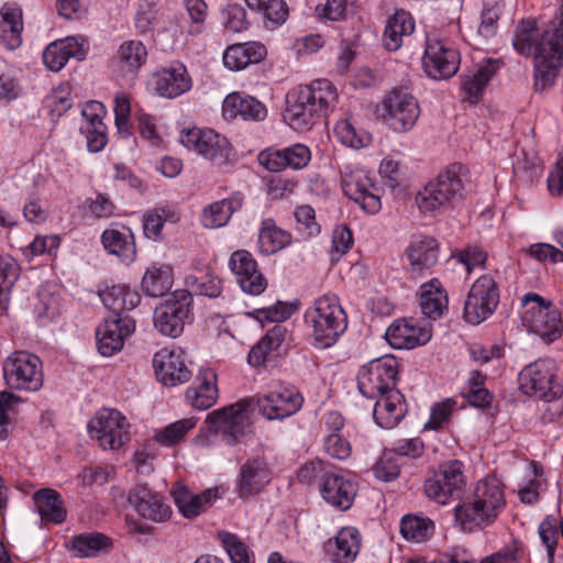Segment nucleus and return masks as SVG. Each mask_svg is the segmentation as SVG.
I'll list each match as a JSON object with an SVG mask.
<instances>
[{"instance_id":"nucleus-1","label":"nucleus","mask_w":563,"mask_h":563,"mask_svg":"<svg viewBox=\"0 0 563 563\" xmlns=\"http://www.w3.org/2000/svg\"><path fill=\"white\" fill-rule=\"evenodd\" d=\"M303 398L294 386L282 387L263 397H247L235 404L213 410L206 418L210 434H222L228 445H234L251 432V415L257 408L269 420L284 419L296 413Z\"/></svg>"},{"instance_id":"nucleus-2","label":"nucleus","mask_w":563,"mask_h":563,"mask_svg":"<svg viewBox=\"0 0 563 563\" xmlns=\"http://www.w3.org/2000/svg\"><path fill=\"white\" fill-rule=\"evenodd\" d=\"M515 49L534 59L536 87L544 89L553 82L563 57V11L556 14L543 32L536 22L521 20L512 37Z\"/></svg>"},{"instance_id":"nucleus-3","label":"nucleus","mask_w":563,"mask_h":563,"mask_svg":"<svg viewBox=\"0 0 563 563\" xmlns=\"http://www.w3.org/2000/svg\"><path fill=\"white\" fill-rule=\"evenodd\" d=\"M333 85L325 79L312 81L287 95L285 121L295 130H309L336 100Z\"/></svg>"},{"instance_id":"nucleus-4","label":"nucleus","mask_w":563,"mask_h":563,"mask_svg":"<svg viewBox=\"0 0 563 563\" xmlns=\"http://www.w3.org/2000/svg\"><path fill=\"white\" fill-rule=\"evenodd\" d=\"M305 321L311 329L312 345L324 350L333 346L347 328V317L335 296L318 298L307 309Z\"/></svg>"},{"instance_id":"nucleus-5","label":"nucleus","mask_w":563,"mask_h":563,"mask_svg":"<svg viewBox=\"0 0 563 563\" xmlns=\"http://www.w3.org/2000/svg\"><path fill=\"white\" fill-rule=\"evenodd\" d=\"M461 164H452L418 191L415 202L424 214H434L453 207L463 197Z\"/></svg>"},{"instance_id":"nucleus-6","label":"nucleus","mask_w":563,"mask_h":563,"mask_svg":"<svg viewBox=\"0 0 563 563\" xmlns=\"http://www.w3.org/2000/svg\"><path fill=\"white\" fill-rule=\"evenodd\" d=\"M527 307L522 316V324L539 335L544 342L551 343L561 335L562 320L554 305L538 294L528 292L522 299Z\"/></svg>"},{"instance_id":"nucleus-7","label":"nucleus","mask_w":563,"mask_h":563,"mask_svg":"<svg viewBox=\"0 0 563 563\" xmlns=\"http://www.w3.org/2000/svg\"><path fill=\"white\" fill-rule=\"evenodd\" d=\"M41 360L29 352L16 351L3 362V376L11 389L37 391L43 386Z\"/></svg>"},{"instance_id":"nucleus-8","label":"nucleus","mask_w":563,"mask_h":563,"mask_svg":"<svg viewBox=\"0 0 563 563\" xmlns=\"http://www.w3.org/2000/svg\"><path fill=\"white\" fill-rule=\"evenodd\" d=\"M378 112L393 131L401 133L412 129L420 109L415 97L406 88H394L383 99Z\"/></svg>"},{"instance_id":"nucleus-9","label":"nucleus","mask_w":563,"mask_h":563,"mask_svg":"<svg viewBox=\"0 0 563 563\" xmlns=\"http://www.w3.org/2000/svg\"><path fill=\"white\" fill-rule=\"evenodd\" d=\"M554 378L552 361L539 360L519 373L518 383L523 394L552 402L563 394L562 386Z\"/></svg>"},{"instance_id":"nucleus-10","label":"nucleus","mask_w":563,"mask_h":563,"mask_svg":"<svg viewBox=\"0 0 563 563\" xmlns=\"http://www.w3.org/2000/svg\"><path fill=\"white\" fill-rule=\"evenodd\" d=\"M129 422L115 409L103 408L88 423V432L103 450H119L129 440Z\"/></svg>"},{"instance_id":"nucleus-11","label":"nucleus","mask_w":563,"mask_h":563,"mask_svg":"<svg viewBox=\"0 0 563 563\" xmlns=\"http://www.w3.org/2000/svg\"><path fill=\"white\" fill-rule=\"evenodd\" d=\"M397 367V360L391 355L371 361L358 374L360 393L368 399H376L393 390L398 373Z\"/></svg>"},{"instance_id":"nucleus-12","label":"nucleus","mask_w":563,"mask_h":563,"mask_svg":"<svg viewBox=\"0 0 563 563\" xmlns=\"http://www.w3.org/2000/svg\"><path fill=\"white\" fill-rule=\"evenodd\" d=\"M191 294L187 290L173 292L154 310V325L164 335L177 338L190 318Z\"/></svg>"},{"instance_id":"nucleus-13","label":"nucleus","mask_w":563,"mask_h":563,"mask_svg":"<svg viewBox=\"0 0 563 563\" xmlns=\"http://www.w3.org/2000/svg\"><path fill=\"white\" fill-rule=\"evenodd\" d=\"M498 302L496 282L492 276L484 275L471 287L464 306V318L471 324H479L495 311Z\"/></svg>"},{"instance_id":"nucleus-14","label":"nucleus","mask_w":563,"mask_h":563,"mask_svg":"<svg viewBox=\"0 0 563 563\" xmlns=\"http://www.w3.org/2000/svg\"><path fill=\"white\" fill-rule=\"evenodd\" d=\"M464 485L463 464L455 460L442 465L433 477L424 482V493L430 499L445 505L461 497Z\"/></svg>"},{"instance_id":"nucleus-15","label":"nucleus","mask_w":563,"mask_h":563,"mask_svg":"<svg viewBox=\"0 0 563 563\" xmlns=\"http://www.w3.org/2000/svg\"><path fill=\"white\" fill-rule=\"evenodd\" d=\"M180 142L188 150L196 151L218 165L224 164L232 152L227 137L210 129H188L181 133Z\"/></svg>"},{"instance_id":"nucleus-16","label":"nucleus","mask_w":563,"mask_h":563,"mask_svg":"<svg viewBox=\"0 0 563 563\" xmlns=\"http://www.w3.org/2000/svg\"><path fill=\"white\" fill-rule=\"evenodd\" d=\"M460 63L456 49L440 40H427L422 67L429 77L448 79L457 73Z\"/></svg>"},{"instance_id":"nucleus-17","label":"nucleus","mask_w":563,"mask_h":563,"mask_svg":"<svg viewBox=\"0 0 563 563\" xmlns=\"http://www.w3.org/2000/svg\"><path fill=\"white\" fill-rule=\"evenodd\" d=\"M341 186L345 196L365 212L376 214L380 210L379 189L362 172L342 173Z\"/></svg>"},{"instance_id":"nucleus-18","label":"nucleus","mask_w":563,"mask_h":563,"mask_svg":"<svg viewBox=\"0 0 563 563\" xmlns=\"http://www.w3.org/2000/svg\"><path fill=\"white\" fill-rule=\"evenodd\" d=\"M229 266L244 292L257 296L266 289L267 282L258 271L257 263L250 252L245 250L233 252Z\"/></svg>"},{"instance_id":"nucleus-19","label":"nucleus","mask_w":563,"mask_h":563,"mask_svg":"<svg viewBox=\"0 0 563 563\" xmlns=\"http://www.w3.org/2000/svg\"><path fill=\"white\" fill-rule=\"evenodd\" d=\"M134 329L135 322L132 318L104 319L96 330L99 353L102 356H112L121 351L124 340L133 333Z\"/></svg>"},{"instance_id":"nucleus-20","label":"nucleus","mask_w":563,"mask_h":563,"mask_svg":"<svg viewBox=\"0 0 563 563\" xmlns=\"http://www.w3.org/2000/svg\"><path fill=\"white\" fill-rule=\"evenodd\" d=\"M311 159L308 146L297 143L282 150H266L260 156V163L272 173H279L286 168L302 169Z\"/></svg>"},{"instance_id":"nucleus-21","label":"nucleus","mask_w":563,"mask_h":563,"mask_svg":"<svg viewBox=\"0 0 563 563\" xmlns=\"http://www.w3.org/2000/svg\"><path fill=\"white\" fill-rule=\"evenodd\" d=\"M129 504L144 519L164 522L172 516V509L163 497L145 485L132 488L128 495Z\"/></svg>"},{"instance_id":"nucleus-22","label":"nucleus","mask_w":563,"mask_h":563,"mask_svg":"<svg viewBox=\"0 0 563 563\" xmlns=\"http://www.w3.org/2000/svg\"><path fill=\"white\" fill-rule=\"evenodd\" d=\"M157 378L165 386H176L189 380L191 372L185 364L183 351L162 349L153 357Z\"/></svg>"},{"instance_id":"nucleus-23","label":"nucleus","mask_w":563,"mask_h":563,"mask_svg":"<svg viewBox=\"0 0 563 563\" xmlns=\"http://www.w3.org/2000/svg\"><path fill=\"white\" fill-rule=\"evenodd\" d=\"M320 494L331 506L340 510H346L353 504L356 485L332 467L321 484Z\"/></svg>"},{"instance_id":"nucleus-24","label":"nucleus","mask_w":563,"mask_h":563,"mask_svg":"<svg viewBox=\"0 0 563 563\" xmlns=\"http://www.w3.org/2000/svg\"><path fill=\"white\" fill-rule=\"evenodd\" d=\"M86 41L82 37H66L51 43L43 53V62L52 71H59L70 57L82 60L86 57Z\"/></svg>"},{"instance_id":"nucleus-25","label":"nucleus","mask_w":563,"mask_h":563,"mask_svg":"<svg viewBox=\"0 0 563 563\" xmlns=\"http://www.w3.org/2000/svg\"><path fill=\"white\" fill-rule=\"evenodd\" d=\"M374 400V420L384 429L396 427L406 415L407 406L405 397L395 388Z\"/></svg>"},{"instance_id":"nucleus-26","label":"nucleus","mask_w":563,"mask_h":563,"mask_svg":"<svg viewBox=\"0 0 563 563\" xmlns=\"http://www.w3.org/2000/svg\"><path fill=\"white\" fill-rule=\"evenodd\" d=\"M271 482V472L264 460L253 459L240 468L238 494L241 498L257 495Z\"/></svg>"},{"instance_id":"nucleus-27","label":"nucleus","mask_w":563,"mask_h":563,"mask_svg":"<svg viewBox=\"0 0 563 563\" xmlns=\"http://www.w3.org/2000/svg\"><path fill=\"white\" fill-rule=\"evenodd\" d=\"M386 339L395 349H412L429 342L431 330L427 327H417L408 320L395 321L388 327Z\"/></svg>"},{"instance_id":"nucleus-28","label":"nucleus","mask_w":563,"mask_h":563,"mask_svg":"<svg viewBox=\"0 0 563 563\" xmlns=\"http://www.w3.org/2000/svg\"><path fill=\"white\" fill-rule=\"evenodd\" d=\"M155 90L161 97L176 98L191 88V78L181 64L164 68L154 76Z\"/></svg>"},{"instance_id":"nucleus-29","label":"nucleus","mask_w":563,"mask_h":563,"mask_svg":"<svg viewBox=\"0 0 563 563\" xmlns=\"http://www.w3.org/2000/svg\"><path fill=\"white\" fill-rule=\"evenodd\" d=\"M222 113L229 120L241 117L243 120L263 121L266 118L267 110L257 99L233 92L225 97Z\"/></svg>"},{"instance_id":"nucleus-30","label":"nucleus","mask_w":563,"mask_h":563,"mask_svg":"<svg viewBox=\"0 0 563 563\" xmlns=\"http://www.w3.org/2000/svg\"><path fill=\"white\" fill-rule=\"evenodd\" d=\"M173 496L180 514L187 519H194L211 507L218 497V489L208 488L196 495L184 486H177L173 490Z\"/></svg>"},{"instance_id":"nucleus-31","label":"nucleus","mask_w":563,"mask_h":563,"mask_svg":"<svg viewBox=\"0 0 563 563\" xmlns=\"http://www.w3.org/2000/svg\"><path fill=\"white\" fill-rule=\"evenodd\" d=\"M412 273L421 274L430 269L438 262V242L427 235H418L412 239L406 251Z\"/></svg>"},{"instance_id":"nucleus-32","label":"nucleus","mask_w":563,"mask_h":563,"mask_svg":"<svg viewBox=\"0 0 563 563\" xmlns=\"http://www.w3.org/2000/svg\"><path fill=\"white\" fill-rule=\"evenodd\" d=\"M198 386L186 391L188 402L199 410L213 406L218 399L217 375L211 368L200 369L197 376Z\"/></svg>"},{"instance_id":"nucleus-33","label":"nucleus","mask_w":563,"mask_h":563,"mask_svg":"<svg viewBox=\"0 0 563 563\" xmlns=\"http://www.w3.org/2000/svg\"><path fill=\"white\" fill-rule=\"evenodd\" d=\"M266 56V48L257 42L230 45L223 53V64L230 70H242L250 64L260 63Z\"/></svg>"},{"instance_id":"nucleus-34","label":"nucleus","mask_w":563,"mask_h":563,"mask_svg":"<svg viewBox=\"0 0 563 563\" xmlns=\"http://www.w3.org/2000/svg\"><path fill=\"white\" fill-rule=\"evenodd\" d=\"M103 305L110 314L104 319L130 318L125 312L131 311L140 303V295L126 286H112L101 295Z\"/></svg>"},{"instance_id":"nucleus-35","label":"nucleus","mask_w":563,"mask_h":563,"mask_svg":"<svg viewBox=\"0 0 563 563\" xmlns=\"http://www.w3.org/2000/svg\"><path fill=\"white\" fill-rule=\"evenodd\" d=\"M22 10L14 4H4L0 10V40L14 49L22 43Z\"/></svg>"},{"instance_id":"nucleus-36","label":"nucleus","mask_w":563,"mask_h":563,"mask_svg":"<svg viewBox=\"0 0 563 563\" xmlns=\"http://www.w3.org/2000/svg\"><path fill=\"white\" fill-rule=\"evenodd\" d=\"M415 30L411 14L405 10H398L387 20L383 34L384 46L393 52L400 48L404 36L410 35Z\"/></svg>"},{"instance_id":"nucleus-37","label":"nucleus","mask_w":563,"mask_h":563,"mask_svg":"<svg viewBox=\"0 0 563 563\" xmlns=\"http://www.w3.org/2000/svg\"><path fill=\"white\" fill-rule=\"evenodd\" d=\"M242 205L243 199L240 195L210 203L202 212L201 222L203 227L210 229L224 227L232 214L242 208Z\"/></svg>"},{"instance_id":"nucleus-38","label":"nucleus","mask_w":563,"mask_h":563,"mask_svg":"<svg viewBox=\"0 0 563 563\" xmlns=\"http://www.w3.org/2000/svg\"><path fill=\"white\" fill-rule=\"evenodd\" d=\"M41 518L53 523H62L66 519L67 511L59 493L52 488H42L33 496Z\"/></svg>"},{"instance_id":"nucleus-39","label":"nucleus","mask_w":563,"mask_h":563,"mask_svg":"<svg viewBox=\"0 0 563 563\" xmlns=\"http://www.w3.org/2000/svg\"><path fill=\"white\" fill-rule=\"evenodd\" d=\"M421 312L429 319H438L448 308V295L438 279H432L421 286Z\"/></svg>"},{"instance_id":"nucleus-40","label":"nucleus","mask_w":563,"mask_h":563,"mask_svg":"<svg viewBox=\"0 0 563 563\" xmlns=\"http://www.w3.org/2000/svg\"><path fill=\"white\" fill-rule=\"evenodd\" d=\"M111 538L100 532L81 533L71 538L70 551L76 558L97 556L111 551Z\"/></svg>"},{"instance_id":"nucleus-41","label":"nucleus","mask_w":563,"mask_h":563,"mask_svg":"<svg viewBox=\"0 0 563 563\" xmlns=\"http://www.w3.org/2000/svg\"><path fill=\"white\" fill-rule=\"evenodd\" d=\"M454 518L456 525L463 531H473L475 528L489 525L496 519L473 498L455 507Z\"/></svg>"},{"instance_id":"nucleus-42","label":"nucleus","mask_w":563,"mask_h":563,"mask_svg":"<svg viewBox=\"0 0 563 563\" xmlns=\"http://www.w3.org/2000/svg\"><path fill=\"white\" fill-rule=\"evenodd\" d=\"M360 550L358 532L353 528H343L334 541H329L327 552L334 562L341 563L353 560Z\"/></svg>"},{"instance_id":"nucleus-43","label":"nucleus","mask_w":563,"mask_h":563,"mask_svg":"<svg viewBox=\"0 0 563 563\" xmlns=\"http://www.w3.org/2000/svg\"><path fill=\"white\" fill-rule=\"evenodd\" d=\"M472 498L478 503L485 511L497 518L498 511L505 505V496L499 482L495 478L479 481L474 489Z\"/></svg>"},{"instance_id":"nucleus-44","label":"nucleus","mask_w":563,"mask_h":563,"mask_svg":"<svg viewBox=\"0 0 563 563\" xmlns=\"http://www.w3.org/2000/svg\"><path fill=\"white\" fill-rule=\"evenodd\" d=\"M498 68V60L488 59L485 64L479 65L473 75L465 76L462 82L465 99L475 102Z\"/></svg>"},{"instance_id":"nucleus-45","label":"nucleus","mask_w":563,"mask_h":563,"mask_svg":"<svg viewBox=\"0 0 563 563\" xmlns=\"http://www.w3.org/2000/svg\"><path fill=\"white\" fill-rule=\"evenodd\" d=\"M104 249L122 262L131 263L136 256V247L131 233L125 234L117 229L104 230L101 235Z\"/></svg>"},{"instance_id":"nucleus-46","label":"nucleus","mask_w":563,"mask_h":563,"mask_svg":"<svg viewBox=\"0 0 563 563\" xmlns=\"http://www.w3.org/2000/svg\"><path fill=\"white\" fill-rule=\"evenodd\" d=\"M173 286V273L168 265H153L142 279V289L150 297L165 296Z\"/></svg>"},{"instance_id":"nucleus-47","label":"nucleus","mask_w":563,"mask_h":563,"mask_svg":"<svg viewBox=\"0 0 563 563\" xmlns=\"http://www.w3.org/2000/svg\"><path fill=\"white\" fill-rule=\"evenodd\" d=\"M291 243V235L276 227L272 219L262 222L258 233V247L265 255L274 254Z\"/></svg>"},{"instance_id":"nucleus-48","label":"nucleus","mask_w":563,"mask_h":563,"mask_svg":"<svg viewBox=\"0 0 563 563\" xmlns=\"http://www.w3.org/2000/svg\"><path fill=\"white\" fill-rule=\"evenodd\" d=\"M286 330L276 324L252 347L247 361L252 366H261L273 351H276L285 340Z\"/></svg>"},{"instance_id":"nucleus-49","label":"nucleus","mask_w":563,"mask_h":563,"mask_svg":"<svg viewBox=\"0 0 563 563\" xmlns=\"http://www.w3.org/2000/svg\"><path fill=\"white\" fill-rule=\"evenodd\" d=\"M434 532V522L424 517L407 515L401 519L400 533L406 540L423 542Z\"/></svg>"},{"instance_id":"nucleus-50","label":"nucleus","mask_w":563,"mask_h":563,"mask_svg":"<svg viewBox=\"0 0 563 563\" xmlns=\"http://www.w3.org/2000/svg\"><path fill=\"white\" fill-rule=\"evenodd\" d=\"M249 9L258 12L273 25L283 23L288 15L284 0H244Z\"/></svg>"},{"instance_id":"nucleus-51","label":"nucleus","mask_w":563,"mask_h":563,"mask_svg":"<svg viewBox=\"0 0 563 563\" xmlns=\"http://www.w3.org/2000/svg\"><path fill=\"white\" fill-rule=\"evenodd\" d=\"M119 62L128 70L140 68L147 58V49L141 41H125L118 51Z\"/></svg>"},{"instance_id":"nucleus-52","label":"nucleus","mask_w":563,"mask_h":563,"mask_svg":"<svg viewBox=\"0 0 563 563\" xmlns=\"http://www.w3.org/2000/svg\"><path fill=\"white\" fill-rule=\"evenodd\" d=\"M19 276L20 268L14 261H0V314L8 310L10 291Z\"/></svg>"},{"instance_id":"nucleus-53","label":"nucleus","mask_w":563,"mask_h":563,"mask_svg":"<svg viewBox=\"0 0 563 563\" xmlns=\"http://www.w3.org/2000/svg\"><path fill=\"white\" fill-rule=\"evenodd\" d=\"M196 423L197 420L195 418L175 421L157 432L155 440L165 446H172L184 439L188 431L196 427Z\"/></svg>"},{"instance_id":"nucleus-54","label":"nucleus","mask_w":563,"mask_h":563,"mask_svg":"<svg viewBox=\"0 0 563 563\" xmlns=\"http://www.w3.org/2000/svg\"><path fill=\"white\" fill-rule=\"evenodd\" d=\"M332 465L321 461L316 460L310 463L305 464L298 471V481L303 484L311 485L313 483H318L319 488L324 479L328 476L330 471L332 470Z\"/></svg>"},{"instance_id":"nucleus-55","label":"nucleus","mask_w":563,"mask_h":563,"mask_svg":"<svg viewBox=\"0 0 563 563\" xmlns=\"http://www.w3.org/2000/svg\"><path fill=\"white\" fill-rule=\"evenodd\" d=\"M188 285L195 294L210 298L219 297L222 291L221 280L210 273L202 274L200 277H190Z\"/></svg>"},{"instance_id":"nucleus-56","label":"nucleus","mask_w":563,"mask_h":563,"mask_svg":"<svg viewBox=\"0 0 563 563\" xmlns=\"http://www.w3.org/2000/svg\"><path fill=\"white\" fill-rule=\"evenodd\" d=\"M334 134L343 145L356 150L364 147L369 141L367 135L357 134L354 126L347 120H341L335 124Z\"/></svg>"},{"instance_id":"nucleus-57","label":"nucleus","mask_w":563,"mask_h":563,"mask_svg":"<svg viewBox=\"0 0 563 563\" xmlns=\"http://www.w3.org/2000/svg\"><path fill=\"white\" fill-rule=\"evenodd\" d=\"M297 230L307 238L317 235L320 232V225L316 221L314 209L309 205L297 207L295 211Z\"/></svg>"},{"instance_id":"nucleus-58","label":"nucleus","mask_w":563,"mask_h":563,"mask_svg":"<svg viewBox=\"0 0 563 563\" xmlns=\"http://www.w3.org/2000/svg\"><path fill=\"white\" fill-rule=\"evenodd\" d=\"M501 13V5L496 0H485L482 10V23L479 25L481 34L490 36L495 32V26Z\"/></svg>"},{"instance_id":"nucleus-59","label":"nucleus","mask_w":563,"mask_h":563,"mask_svg":"<svg viewBox=\"0 0 563 563\" xmlns=\"http://www.w3.org/2000/svg\"><path fill=\"white\" fill-rule=\"evenodd\" d=\"M223 18L225 27L232 32L239 33L247 29L246 12L240 4H228Z\"/></svg>"},{"instance_id":"nucleus-60","label":"nucleus","mask_w":563,"mask_h":563,"mask_svg":"<svg viewBox=\"0 0 563 563\" xmlns=\"http://www.w3.org/2000/svg\"><path fill=\"white\" fill-rule=\"evenodd\" d=\"M373 472L376 478L390 482L398 477L400 470L395 456L386 453L375 463Z\"/></svg>"},{"instance_id":"nucleus-61","label":"nucleus","mask_w":563,"mask_h":563,"mask_svg":"<svg viewBox=\"0 0 563 563\" xmlns=\"http://www.w3.org/2000/svg\"><path fill=\"white\" fill-rule=\"evenodd\" d=\"M135 27L140 33H148L157 23V10L154 4L144 2L139 5L135 15Z\"/></svg>"},{"instance_id":"nucleus-62","label":"nucleus","mask_w":563,"mask_h":563,"mask_svg":"<svg viewBox=\"0 0 563 563\" xmlns=\"http://www.w3.org/2000/svg\"><path fill=\"white\" fill-rule=\"evenodd\" d=\"M455 401L448 398L432 406L429 421L424 424L426 429L437 430L446 422L454 409Z\"/></svg>"},{"instance_id":"nucleus-63","label":"nucleus","mask_w":563,"mask_h":563,"mask_svg":"<svg viewBox=\"0 0 563 563\" xmlns=\"http://www.w3.org/2000/svg\"><path fill=\"white\" fill-rule=\"evenodd\" d=\"M165 209H153L148 211L143 219L144 234L153 240L161 236L162 229L166 221Z\"/></svg>"},{"instance_id":"nucleus-64","label":"nucleus","mask_w":563,"mask_h":563,"mask_svg":"<svg viewBox=\"0 0 563 563\" xmlns=\"http://www.w3.org/2000/svg\"><path fill=\"white\" fill-rule=\"evenodd\" d=\"M223 545L232 563H251L246 545L236 536L228 533L223 538Z\"/></svg>"}]
</instances>
